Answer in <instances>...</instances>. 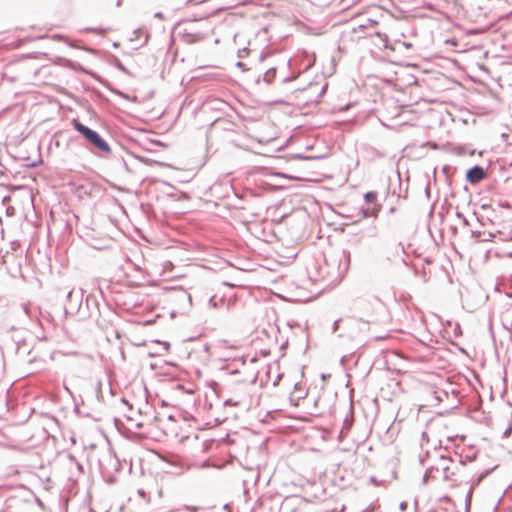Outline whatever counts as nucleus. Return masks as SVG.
I'll return each instance as SVG.
<instances>
[{
  "instance_id": "obj_6",
  "label": "nucleus",
  "mask_w": 512,
  "mask_h": 512,
  "mask_svg": "<svg viewBox=\"0 0 512 512\" xmlns=\"http://www.w3.org/2000/svg\"><path fill=\"white\" fill-rule=\"evenodd\" d=\"M365 199L367 202H370V203L375 202L377 199V193L376 192H367L365 194Z\"/></svg>"
},
{
  "instance_id": "obj_4",
  "label": "nucleus",
  "mask_w": 512,
  "mask_h": 512,
  "mask_svg": "<svg viewBox=\"0 0 512 512\" xmlns=\"http://www.w3.org/2000/svg\"><path fill=\"white\" fill-rule=\"evenodd\" d=\"M484 177H485L484 170L480 166H475V167L471 168L470 170H468V172L466 174L467 180L472 184L479 183L481 180L484 179Z\"/></svg>"
},
{
  "instance_id": "obj_8",
  "label": "nucleus",
  "mask_w": 512,
  "mask_h": 512,
  "mask_svg": "<svg viewBox=\"0 0 512 512\" xmlns=\"http://www.w3.org/2000/svg\"><path fill=\"white\" fill-rule=\"evenodd\" d=\"M154 321L153 320H150V321H147L146 323L147 324H152Z\"/></svg>"
},
{
  "instance_id": "obj_2",
  "label": "nucleus",
  "mask_w": 512,
  "mask_h": 512,
  "mask_svg": "<svg viewBox=\"0 0 512 512\" xmlns=\"http://www.w3.org/2000/svg\"><path fill=\"white\" fill-rule=\"evenodd\" d=\"M171 433L178 439L180 443L188 448L198 450L200 447L198 443V434L190 424L186 422L175 423L171 428Z\"/></svg>"
},
{
  "instance_id": "obj_7",
  "label": "nucleus",
  "mask_w": 512,
  "mask_h": 512,
  "mask_svg": "<svg viewBox=\"0 0 512 512\" xmlns=\"http://www.w3.org/2000/svg\"><path fill=\"white\" fill-rule=\"evenodd\" d=\"M199 507L197 506H184L180 509L181 512H198Z\"/></svg>"
},
{
  "instance_id": "obj_3",
  "label": "nucleus",
  "mask_w": 512,
  "mask_h": 512,
  "mask_svg": "<svg viewBox=\"0 0 512 512\" xmlns=\"http://www.w3.org/2000/svg\"><path fill=\"white\" fill-rule=\"evenodd\" d=\"M72 125L79 133H81L86 138L87 141H89L92 145H94L100 151H103V152L110 151L109 145L101 138V136L97 132L84 126L77 119H74L72 121Z\"/></svg>"
},
{
  "instance_id": "obj_5",
  "label": "nucleus",
  "mask_w": 512,
  "mask_h": 512,
  "mask_svg": "<svg viewBox=\"0 0 512 512\" xmlns=\"http://www.w3.org/2000/svg\"><path fill=\"white\" fill-rule=\"evenodd\" d=\"M446 5V7L452 6L453 8L465 9L470 6V0H437Z\"/></svg>"
},
{
  "instance_id": "obj_1",
  "label": "nucleus",
  "mask_w": 512,
  "mask_h": 512,
  "mask_svg": "<svg viewBox=\"0 0 512 512\" xmlns=\"http://www.w3.org/2000/svg\"><path fill=\"white\" fill-rule=\"evenodd\" d=\"M425 481L454 482L455 472L453 462L446 457L439 458L425 473Z\"/></svg>"
}]
</instances>
